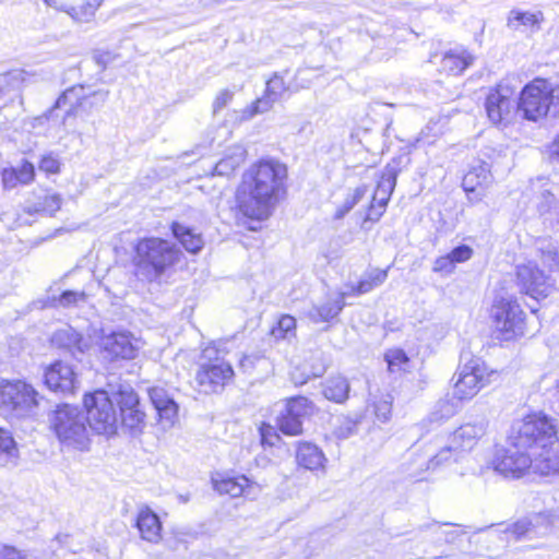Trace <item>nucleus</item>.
Masks as SVG:
<instances>
[{
  "instance_id": "1",
  "label": "nucleus",
  "mask_w": 559,
  "mask_h": 559,
  "mask_svg": "<svg viewBox=\"0 0 559 559\" xmlns=\"http://www.w3.org/2000/svg\"><path fill=\"white\" fill-rule=\"evenodd\" d=\"M286 178V166L276 159H260L250 165L237 190L239 211L252 219L269 218L284 192Z\"/></svg>"
},
{
  "instance_id": "2",
  "label": "nucleus",
  "mask_w": 559,
  "mask_h": 559,
  "mask_svg": "<svg viewBox=\"0 0 559 559\" xmlns=\"http://www.w3.org/2000/svg\"><path fill=\"white\" fill-rule=\"evenodd\" d=\"M115 403L119 406L122 426L132 433L140 432L145 425V414L140 408L139 397L130 385H120L110 395L105 390L84 395L85 416L90 428L97 433H114L118 420Z\"/></svg>"
},
{
  "instance_id": "3",
  "label": "nucleus",
  "mask_w": 559,
  "mask_h": 559,
  "mask_svg": "<svg viewBox=\"0 0 559 559\" xmlns=\"http://www.w3.org/2000/svg\"><path fill=\"white\" fill-rule=\"evenodd\" d=\"M509 440L512 444L526 448L533 455L542 459H551L558 447L554 419L543 413L530 414L514 423Z\"/></svg>"
},
{
  "instance_id": "4",
  "label": "nucleus",
  "mask_w": 559,
  "mask_h": 559,
  "mask_svg": "<svg viewBox=\"0 0 559 559\" xmlns=\"http://www.w3.org/2000/svg\"><path fill=\"white\" fill-rule=\"evenodd\" d=\"M557 461L533 455L526 448H520L509 440L508 448L497 449L492 459L493 469L506 478L519 479L527 473L539 475L552 473Z\"/></svg>"
},
{
  "instance_id": "5",
  "label": "nucleus",
  "mask_w": 559,
  "mask_h": 559,
  "mask_svg": "<svg viewBox=\"0 0 559 559\" xmlns=\"http://www.w3.org/2000/svg\"><path fill=\"white\" fill-rule=\"evenodd\" d=\"M178 258L179 250L176 246L162 238H144L135 246L138 274L148 282L158 280Z\"/></svg>"
},
{
  "instance_id": "6",
  "label": "nucleus",
  "mask_w": 559,
  "mask_h": 559,
  "mask_svg": "<svg viewBox=\"0 0 559 559\" xmlns=\"http://www.w3.org/2000/svg\"><path fill=\"white\" fill-rule=\"evenodd\" d=\"M50 428L63 447L85 451L90 445V430L85 414L76 406L58 405L49 415Z\"/></svg>"
},
{
  "instance_id": "7",
  "label": "nucleus",
  "mask_w": 559,
  "mask_h": 559,
  "mask_svg": "<svg viewBox=\"0 0 559 559\" xmlns=\"http://www.w3.org/2000/svg\"><path fill=\"white\" fill-rule=\"evenodd\" d=\"M518 110L524 119L537 121L547 115H559V85L544 79L526 84L518 102Z\"/></svg>"
},
{
  "instance_id": "8",
  "label": "nucleus",
  "mask_w": 559,
  "mask_h": 559,
  "mask_svg": "<svg viewBox=\"0 0 559 559\" xmlns=\"http://www.w3.org/2000/svg\"><path fill=\"white\" fill-rule=\"evenodd\" d=\"M491 374L480 357L474 356L469 350H462L453 396L460 401L473 399L489 383Z\"/></svg>"
},
{
  "instance_id": "9",
  "label": "nucleus",
  "mask_w": 559,
  "mask_h": 559,
  "mask_svg": "<svg viewBox=\"0 0 559 559\" xmlns=\"http://www.w3.org/2000/svg\"><path fill=\"white\" fill-rule=\"evenodd\" d=\"M43 397L24 381L5 382L0 385V411L15 417L36 415Z\"/></svg>"
},
{
  "instance_id": "10",
  "label": "nucleus",
  "mask_w": 559,
  "mask_h": 559,
  "mask_svg": "<svg viewBox=\"0 0 559 559\" xmlns=\"http://www.w3.org/2000/svg\"><path fill=\"white\" fill-rule=\"evenodd\" d=\"M286 91H292V84L287 85L284 76L278 72H274L266 81L264 94L243 109L229 112L230 121L239 124L252 119L257 115L267 112Z\"/></svg>"
},
{
  "instance_id": "11",
  "label": "nucleus",
  "mask_w": 559,
  "mask_h": 559,
  "mask_svg": "<svg viewBox=\"0 0 559 559\" xmlns=\"http://www.w3.org/2000/svg\"><path fill=\"white\" fill-rule=\"evenodd\" d=\"M485 108L493 124L507 126L518 109L515 87L507 80L498 83L487 94Z\"/></svg>"
},
{
  "instance_id": "12",
  "label": "nucleus",
  "mask_w": 559,
  "mask_h": 559,
  "mask_svg": "<svg viewBox=\"0 0 559 559\" xmlns=\"http://www.w3.org/2000/svg\"><path fill=\"white\" fill-rule=\"evenodd\" d=\"M491 312L496 329L502 334L503 340L508 341L524 335L525 314L516 299L512 297L497 299Z\"/></svg>"
},
{
  "instance_id": "13",
  "label": "nucleus",
  "mask_w": 559,
  "mask_h": 559,
  "mask_svg": "<svg viewBox=\"0 0 559 559\" xmlns=\"http://www.w3.org/2000/svg\"><path fill=\"white\" fill-rule=\"evenodd\" d=\"M235 377L234 368L224 358H209V361L200 364L194 381L201 393H221Z\"/></svg>"
},
{
  "instance_id": "14",
  "label": "nucleus",
  "mask_w": 559,
  "mask_h": 559,
  "mask_svg": "<svg viewBox=\"0 0 559 559\" xmlns=\"http://www.w3.org/2000/svg\"><path fill=\"white\" fill-rule=\"evenodd\" d=\"M516 283L523 294L536 300L546 298L555 286L551 276L540 270L534 261L516 266Z\"/></svg>"
},
{
  "instance_id": "15",
  "label": "nucleus",
  "mask_w": 559,
  "mask_h": 559,
  "mask_svg": "<svg viewBox=\"0 0 559 559\" xmlns=\"http://www.w3.org/2000/svg\"><path fill=\"white\" fill-rule=\"evenodd\" d=\"M401 160L402 157L393 158L382 170L370 204L368 214L369 219L377 221L383 214L395 188L397 175L401 171Z\"/></svg>"
},
{
  "instance_id": "16",
  "label": "nucleus",
  "mask_w": 559,
  "mask_h": 559,
  "mask_svg": "<svg viewBox=\"0 0 559 559\" xmlns=\"http://www.w3.org/2000/svg\"><path fill=\"white\" fill-rule=\"evenodd\" d=\"M312 412V403L304 396L292 397L277 417L278 430L286 436L302 433V420Z\"/></svg>"
},
{
  "instance_id": "17",
  "label": "nucleus",
  "mask_w": 559,
  "mask_h": 559,
  "mask_svg": "<svg viewBox=\"0 0 559 559\" xmlns=\"http://www.w3.org/2000/svg\"><path fill=\"white\" fill-rule=\"evenodd\" d=\"M99 346L104 357L109 360L133 359L141 347V343L130 332L119 331L103 335Z\"/></svg>"
},
{
  "instance_id": "18",
  "label": "nucleus",
  "mask_w": 559,
  "mask_h": 559,
  "mask_svg": "<svg viewBox=\"0 0 559 559\" xmlns=\"http://www.w3.org/2000/svg\"><path fill=\"white\" fill-rule=\"evenodd\" d=\"M45 384L56 393H74L78 378L73 368L62 361L51 364L44 374Z\"/></svg>"
},
{
  "instance_id": "19",
  "label": "nucleus",
  "mask_w": 559,
  "mask_h": 559,
  "mask_svg": "<svg viewBox=\"0 0 559 559\" xmlns=\"http://www.w3.org/2000/svg\"><path fill=\"white\" fill-rule=\"evenodd\" d=\"M109 92L108 91H97L91 94L90 96L84 94V86H72L64 91L62 95H60L56 102L55 108H61L64 106H69V108L66 110V115L63 117V121L68 116H70L73 110L78 107L84 106L90 98H96L97 102L95 105L100 106L103 105L107 97Z\"/></svg>"
},
{
  "instance_id": "20",
  "label": "nucleus",
  "mask_w": 559,
  "mask_h": 559,
  "mask_svg": "<svg viewBox=\"0 0 559 559\" xmlns=\"http://www.w3.org/2000/svg\"><path fill=\"white\" fill-rule=\"evenodd\" d=\"M487 430V423L478 420L459 427L450 437V443L455 451H471L483 438Z\"/></svg>"
},
{
  "instance_id": "21",
  "label": "nucleus",
  "mask_w": 559,
  "mask_h": 559,
  "mask_svg": "<svg viewBox=\"0 0 559 559\" xmlns=\"http://www.w3.org/2000/svg\"><path fill=\"white\" fill-rule=\"evenodd\" d=\"M50 341L53 346L70 353L78 360H81L79 356L88 348V342L69 325L57 330Z\"/></svg>"
},
{
  "instance_id": "22",
  "label": "nucleus",
  "mask_w": 559,
  "mask_h": 559,
  "mask_svg": "<svg viewBox=\"0 0 559 559\" xmlns=\"http://www.w3.org/2000/svg\"><path fill=\"white\" fill-rule=\"evenodd\" d=\"M148 396L164 427H171L178 416V405L164 388L153 386Z\"/></svg>"
},
{
  "instance_id": "23",
  "label": "nucleus",
  "mask_w": 559,
  "mask_h": 559,
  "mask_svg": "<svg viewBox=\"0 0 559 559\" xmlns=\"http://www.w3.org/2000/svg\"><path fill=\"white\" fill-rule=\"evenodd\" d=\"M544 21L545 16L542 11L531 12L513 9L508 14L507 27L514 32L530 31L536 33L542 28Z\"/></svg>"
},
{
  "instance_id": "24",
  "label": "nucleus",
  "mask_w": 559,
  "mask_h": 559,
  "mask_svg": "<svg viewBox=\"0 0 559 559\" xmlns=\"http://www.w3.org/2000/svg\"><path fill=\"white\" fill-rule=\"evenodd\" d=\"M136 527L143 539L158 543L162 535V523L158 515L148 507H142L136 516Z\"/></svg>"
},
{
  "instance_id": "25",
  "label": "nucleus",
  "mask_w": 559,
  "mask_h": 559,
  "mask_svg": "<svg viewBox=\"0 0 559 559\" xmlns=\"http://www.w3.org/2000/svg\"><path fill=\"white\" fill-rule=\"evenodd\" d=\"M296 460L299 466L309 471L323 469L326 461L322 450L310 442L299 443Z\"/></svg>"
},
{
  "instance_id": "26",
  "label": "nucleus",
  "mask_w": 559,
  "mask_h": 559,
  "mask_svg": "<svg viewBox=\"0 0 559 559\" xmlns=\"http://www.w3.org/2000/svg\"><path fill=\"white\" fill-rule=\"evenodd\" d=\"M346 295V293H340L334 297H328L322 305L314 306L310 310V319L314 322H328L335 318L345 306L344 299Z\"/></svg>"
},
{
  "instance_id": "27",
  "label": "nucleus",
  "mask_w": 559,
  "mask_h": 559,
  "mask_svg": "<svg viewBox=\"0 0 559 559\" xmlns=\"http://www.w3.org/2000/svg\"><path fill=\"white\" fill-rule=\"evenodd\" d=\"M474 57L465 49H453L448 51L441 60V71L450 75L462 74L472 63Z\"/></svg>"
},
{
  "instance_id": "28",
  "label": "nucleus",
  "mask_w": 559,
  "mask_h": 559,
  "mask_svg": "<svg viewBox=\"0 0 559 559\" xmlns=\"http://www.w3.org/2000/svg\"><path fill=\"white\" fill-rule=\"evenodd\" d=\"M246 156L247 151L242 145L230 146L224 157L216 163L214 167L215 175H231L245 162Z\"/></svg>"
},
{
  "instance_id": "29",
  "label": "nucleus",
  "mask_w": 559,
  "mask_h": 559,
  "mask_svg": "<svg viewBox=\"0 0 559 559\" xmlns=\"http://www.w3.org/2000/svg\"><path fill=\"white\" fill-rule=\"evenodd\" d=\"M349 390L350 385L345 377L333 376L325 381L323 395L335 403H343L348 399Z\"/></svg>"
},
{
  "instance_id": "30",
  "label": "nucleus",
  "mask_w": 559,
  "mask_h": 559,
  "mask_svg": "<svg viewBox=\"0 0 559 559\" xmlns=\"http://www.w3.org/2000/svg\"><path fill=\"white\" fill-rule=\"evenodd\" d=\"M491 182V174L486 163L473 167L463 178V188L467 192L487 187Z\"/></svg>"
},
{
  "instance_id": "31",
  "label": "nucleus",
  "mask_w": 559,
  "mask_h": 559,
  "mask_svg": "<svg viewBox=\"0 0 559 559\" xmlns=\"http://www.w3.org/2000/svg\"><path fill=\"white\" fill-rule=\"evenodd\" d=\"M171 231L187 251L197 253L202 249L203 239L201 235L193 233L191 228L175 222L171 225Z\"/></svg>"
},
{
  "instance_id": "32",
  "label": "nucleus",
  "mask_w": 559,
  "mask_h": 559,
  "mask_svg": "<svg viewBox=\"0 0 559 559\" xmlns=\"http://www.w3.org/2000/svg\"><path fill=\"white\" fill-rule=\"evenodd\" d=\"M249 483V479L243 475L238 477H225L214 480V489L222 495L225 493L236 498L246 492Z\"/></svg>"
},
{
  "instance_id": "33",
  "label": "nucleus",
  "mask_w": 559,
  "mask_h": 559,
  "mask_svg": "<svg viewBox=\"0 0 559 559\" xmlns=\"http://www.w3.org/2000/svg\"><path fill=\"white\" fill-rule=\"evenodd\" d=\"M536 251L543 264L552 272L559 267L558 249L551 239L542 238L536 240Z\"/></svg>"
},
{
  "instance_id": "34",
  "label": "nucleus",
  "mask_w": 559,
  "mask_h": 559,
  "mask_svg": "<svg viewBox=\"0 0 559 559\" xmlns=\"http://www.w3.org/2000/svg\"><path fill=\"white\" fill-rule=\"evenodd\" d=\"M453 452L456 451L452 448L451 443L441 448L437 453H433L432 447H428L425 451V457L423 462H418V466L421 472L430 469L433 471L443 463L448 462L451 459Z\"/></svg>"
},
{
  "instance_id": "35",
  "label": "nucleus",
  "mask_w": 559,
  "mask_h": 559,
  "mask_svg": "<svg viewBox=\"0 0 559 559\" xmlns=\"http://www.w3.org/2000/svg\"><path fill=\"white\" fill-rule=\"evenodd\" d=\"M19 457V449L12 435L0 428V466L15 464Z\"/></svg>"
},
{
  "instance_id": "36",
  "label": "nucleus",
  "mask_w": 559,
  "mask_h": 559,
  "mask_svg": "<svg viewBox=\"0 0 559 559\" xmlns=\"http://www.w3.org/2000/svg\"><path fill=\"white\" fill-rule=\"evenodd\" d=\"M104 0H85L69 11V16L76 23H91Z\"/></svg>"
},
{
  "instance_id": "37",
  "label": "nucleus",
  "mask_w": 559,
  "mask_h": 559,
  "mask_svg": "<svg viewBox=\"0 0 559 559\" xmlns=\"http://www.w3.org/2000/svg\"><path fill=\"white\" fill-rule=\"evenodd\" d=\"M390 372H402L409 370V358L401 348L389 349L384 355Z\"/></svg>"
},
{
  "instance_id": "38",
  "label": "nucleus",
  "mask_w": 559,
  "mask_h": 559,
  "mask_svg": "<svg viewBox=\"0 0 559 559\" xmlns=\"http://www.w3.org/2000/svg\"><path fill=\"white\" fill-rule=\"evenodd\" d=\"M62 199L59 194H46L43 200L35 205L36 212H41L46 215L52 216L61 207Z\"/></svg>"
},
{
  "instance_id": "39",
  "label": "nucleus",
  "mask_w": 559,
  "mask_h": 559,
  "mask_svg": "<svg viewBox=\"0 0 559 559\" xmlns=\"http://www.w3.org/2000/svg\"><path fill=\"white\" fill-rule=\"evenodd\" d=\"M269 366V360L260 354L245 355L239 361L240 369L247 373H251L258 367L267 368Z\"/></svg>"
},
{
  "instance_id": "40",
  "label": "nucleus",
  "mask_w": 559,
  "mask_h": 559,
  "mask_svg": "<svg viewBox=\"0 0 559 559\" xmlns=\"http://www.w3.org/2000/svg\"><path fill=\"white\" fill-rule=\"evenodd\" d=\"M296 328V320L292 316H283L277 323V326L272 330L274 337L285 338L288 333L293 332Z\"/></svg>"
},
{
  "instance_id": "41",
  "label": "nucleus",
  "mask_w": 559,
  "mask_h": 559,
  "mask_svg": "<svg viewBox=\"0 0 559 559\" xmlns=\"http://www.w3.org/2000/svg\"><path fill=\"white\" fill-rule=\"evenodd\" d=\"M235 92L229 88H223L221 90L212 104V110L213 115H217L221 110H223L225 107H227L231 100L234 99Z\"/></svg>"
},
{
  "instance_id": "42",
  "label": "nucleus",
  "mask_w": 559,
  "mask_h": 559,
  "mask_svg": "<svg viewBox=\"0 0 559 559\" xmlns=\"http://www.w3.org/2000/svg\"><path fill=\"white\" fill-rule=\"evenodd\" d=\"M13 168L16 170L17 179H20L21 185H28L34 180L35 167L28 160L23 159L21 164Z\"/></svg>"
},
{
  "instance_id": "43",
  "label": "nucleus",
  "mask_w": 559,
  "mask_h": 559,
  "mask_svg": "<svg viewBox=\"0 0 559 559\" xmlns=\"http://www.w3.org/2000/svg\"><path fill=\"white\" fill-rule=\"evenodd\" d=\"M358 421L344 418L340 425L335 428L334 435L338 439H347L357 432Z\"/></svg>"
},
{
  "instance_id": "44",
  "label": "nucleus",
  "mask_w": 559,
  "mask_h": 559,
  "mask_svg": "<svg viewBox=\"0 0 559 559\" xmlns=\"http://www.w3.org/2000/svg\"><path fill=\"white\" fill-rule=\"evenodd\" d=\"M374 407V415L376 417L381 421L385 423L391 417L392 412V399L390 395L385 396L384 399L378 401L373 405Z\"/></svg>"
},
{
  "instance_id": "45",
  "label": "nucleus",
  "mask_w": 559,
  "mask_h": 559,
  "mask_svg": "<svg viewBox=\"0 0 559 559\" xmlns=\"http://www.w3.org/2000/svg\"><path fill=\"white\" fill-rule=\"evenodd\" d=\"M311 69H298L292 84V92H297L301 88H308L312 83V76L309 75Z\"/></svg>"
},
{
  "instance_id": "46",
  "label": "nucleus",
  "mask_w": 559,
  "mask_h": 559,
  "mask_svg": "<svg viewBox=\"0 0 559 559\" xmlns=\"http://www.w3.org/2000/svg\"><path fill=\"white\" fill-rule=\"evenodd\" d=\"M85 297L84 292L66 290L60 295L58 304L62 307H71L76 305L79 301L85 300Z\"/></svg>"
},
{
  "instance_id": "47",
  "label": "nucleus",
  "mask_w": 559,
  "mask_h": 559,
  "mask_svg": "<svg viewBox=\"0 0 559 559\" xmlns=\"http://www.w3.org/2000/svg\"><path fill=\"white\" fill-rule=\"evenodd\" d=\"M455 264L450 254L439 257L435 260L432 271L436 273L450 274L453 272Z\"/></svg>"
},
{
  "instance_id": "48",
  "label": "nucleus",
  "mask_w": 559,
  "mask_h": 559,
  "mask_svg": "<svg viewBox=\"0 0 559 559\" xmlns=\"http://www.w3.org/2000/svg\"><path fill=\"white\" fill-rule=\"evenodd\" d=\"M451 259L454 264L466 262L473 255V249L467 245H461L455 247L451 252H449Z\"/></svg>"
},
{
  "instance_id": "49",
  "label": "nucleus",
  "mask_w": 559,
  "mask_h": 559,
  "mask_svg": "<svg viewBox=\"0 0 559 559\" xmlns=\"http://www.w3.org/2000/svg\"><path fill=\"white\" fill-rule=\"evenodd\" d=\"M39 169L47 174H58L60 171V162L51 154L45 155L40 159Z\"/></svg>"
},
{
  "instance_id": "50",
  "label": "nucleus",
  "mask_w": 559,
  "mask_h": 559,
  "mask_svg": "<svg viewBox=\"0 0 559 559\" xmlns=\"http://www.w3.org/2000/svg\"><path fill=\"white\" fill-rule=\"evenodd\" d=\"M27 73L23 70H13L3 74V82L10 84L13 88L20 87L26 81Z\"/></svg>"
},
{
  "instance_id": "51",
  "label": "nucleus",
  "mask_w": 559,
  "mask_h": 559,
  "mask_svg": "<svg viewBox=\"0 0 559 559\" xmlns=\"http://www.w3.org/2000/svg\"><path fill=\"white\" fill-rule=\"evenodd\" d=\"M2 183L7 189H13L20 183V179H17L16 170L13 167L5 168L2 171Z\"/></svg>"
},
{
  "instance_id": "52",
  "label": "nucleus",
  "mask_w": 559,
  "mask_h": 559,
  "mask_svg": "<svg viewBox=\"0 0 559 559\" xmlns=\"http://www.w3.org/2000/svg\"><path fill=\"white\" fill-rule=\"evenodd\" d=\"M0 559H26V555L13 546L0 544Z\"/></svg>"
},
{
  "instance_id": "53",
  "label": "nucleus",
  "mask_w": 559,
  "mask_h": 559,
  "mask_svg": "<svg viewBox=\"0 0 559 559\" xmlns=\"http://www.w3.org/2000/svg\"><path fill=\"white\" fill-rule=\"evenodd\" d=\"M533 523L527 521H519L513 525V534L518 537L531 535L533 533Z\"/></svg>"
},
{
  "instance_id": "54",
  "label": "nucleus",
  "mask_w": 559,
  "mask_h": 559,
  "mask_svg": "<svg viewBox=\"0 0 559 559\" xmlns=\"http://www.w3.org/2000/svg\"><path fill=\"white\" fill-rule=\"evenodd\" d=\"M44 2L57 10V11H61V12H64L69 15V11L72 9L73 7V3L71 2V0H44Z\"/></svg>"
},
{
  "instance_id": "55",
  "label": "nucleus",
  "mask_w": 559,
  "mask_h": 559,
  "mask_svg": "<svg viewBox=\"0 0 559 559\" xmlns=\"http://www.w3.org/2000/svg\"><path fill=\"white\" fill-rule=\"evenodd\" d=\"M388 277V271L386 270H373L369 273L368 280L371 282L373 287H378L382 285Z\"/></svg>"
},
{
  "instance_id": "56",
  "label": "nucleus",
  "mask_w": 559,
  "mask_h": 559,
  "mask_svg": "<svg viewBox=\"0 0 559 559\" xmlns=\"http://www.w3.org/2000/svg\"><path fill=\"white\" fill-rule=\"evenodd\" d=\"M373 285L371 284V282L367 278L365 280H361L357 286L353 287V292L357 295H361V294H366V293H369L373 289Z\"/></svg>"
},
{
  "instance_id": "57",
  "label": "nucleus",
  "mask_w": 559,
  "mask_h": 559,
  "mask_svg": "<svg viewBox=\"0 0 559 559\" xmlns=\"http://www.w3.org/2000/svg\"><path fill=\"white\" fill-rule=\"evenodd\" d=\"M56 540H57L59 544H61V545H63L64 547H67V548H68L71 552H73V554H76V552H79V551H80V548L74 547V546L72 545V536H70V535H68V534H64V535H58V536L56 537Z\"/></svg>"
},
{
  "instance_id": "58",
  "label": "nucleus",
  "mask_w": 559,
  "mask_h": 559,
  "mask_svg": "<svg viewBox=\"0 0 559 559\" xmlns=\"http://www.w3.org/2000/svg\"><path fill=\"white\" fill-rule=\"evenodd\" d=\"M367 193V187L360 186L357 187L352 194L347 195L349 201H353V204L356 205Z\"/></svg>"
},
{
  "instance_id": "59",
  "label": "nucleus",
  "mask_w": 559,
  "mask_h": 559,
  "mask_svg": "<svg viewBox=\"0 0 559 559\" xmlns=\"http://www.w3.org/2000/svg\"><path fill=\"white\" fill-rule=\"evenodd\" d=\"M355 205L353 204V201H349L347 198L344 200V203L342 206L336 211L335 217L342 218L344 215H346Z\"/></svg>"
},
{
  "instance_id": "60",
  "label": "nucleus",
  "mask_w": 559,
  "mask_h": 559,
  "mask_svg": "<svg viewBox=\"0 0 559 559\" xmlns=\"http://www.w3.org/2000/svg\"><path fill=\"white\" fill-rule=\"evenodd\" d=\"M550 158L552 160H559V135L554 140L550 146Z\"/></svg>"
},
{
  "instance_id": "61",
  "label": "nucleus",
  "mask_w": 559,
  "mask_h": 559,
  "mask_svg": "<svg viewBox=\"0 0 559 559\" xmlns=\"http://www.w3.org/2000/svg\"><path fill=\"white\" fill-rule=\"evenodd\" d=\"M325 371V366L324 365H321L320 367H317V368H313V370L311 371V374L308 376L306 379L301 380L300 383H305L307 382V380L310 378V377H321Z\"/></svg>"
},
{
  "instance_id": "62",
  "label": "nucleus",
  "mask_w": 559,
  "mask_h": 559,
  "mask_svg": "<svg viewBox=\"0 0 559 559\" xmlns=\"http://www.w3.org/2000/svg\"><path fill=\"white\" fill-rule=\"evenodd\" d=\"M535 522L536 524H539V523H546V524H549V521H548V518L544 514H538L535 516Z\"/></svg>"
},
{
  "instance_id": "63",
  "label": "nucleus",
  "mask_w": 559,
  "mask_h": 559,
  "mask_svg": "<svg viewBox=\"0 0 559 559\" xmlns=\"http://www.w3.org/2000/svg\"><path fill=\"white\" fill-rule=\"evenodd\" d=\"M550 460H551V461H552V460H554V461H557V462H556V463H557L556 465H558V466H556V467L554 468L552 473L559 472V453H558V451H557V450L555 451V453L552 454V456H551V459H550Z\"/></svg>"
},
{
  "instance_id": "64",
  "label": "nucleus",
  "mask_w": 559,
  "mask_h": 559,
  "mask_svg": "<svg viewBox=\"0 0 559 559\" xmlns=\"http://www.w3.org/2000/svg\"><path fill=\"white\" fill-rule=\"evenodd\" d=\"M555 397H556L557 411L559 413V379L557 380V383H556Z\"/></svg>"
}]
</instances>
